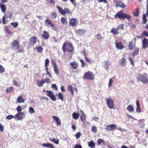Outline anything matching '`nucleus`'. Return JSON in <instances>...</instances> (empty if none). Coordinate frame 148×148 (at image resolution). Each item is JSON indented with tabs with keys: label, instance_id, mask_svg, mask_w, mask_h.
<instances>
[{
	"label": "nucleus",
	"instance_id": "nucleus-1",
	"mask_svg": "<svg viewBox=\"0 0 148 148\" xmlns=\"http://www.w3.org/2000/svg\"><path fill=\"white\" fill-rule=\"evenodd\" d=\"M117 17L121 20L126 18L128 20L131 19V16L130 15L126 13H123L122 11L118 12L114 16L115 18H116Z\"/></svg>",
	"mask_w": 148,
	"mask_h": 148
},
{
	"label": "nucleus",
	"instance_id": "nucleus-2",
	"mask_svg": "<svg viewBox=\"0 0 148 148\" xmlns=\"http://www.w3.org/2000/svg\"><path fill=\"white\" fill-rule=\"evenodd\" d=\"M62 49L64 52L69 51L72 53L73 50V48L71 44L66 41L63 45Z\"/></svg>",
	"mask_w": 148,
	"mask_h": 148
},
{
	"label": "nucleus",
	"instance_id": "nucleus-3",
	"mask_svg": "<svg viewBox=\"0 0 148 148\" xmlns=\"http://www.w3.org/2000/svg\"><path fill=\"white\" fill-rule=\"evenodd\" d=\"M137 79L140 81L144 84L148 83V78L147 75L145 73L143 74L139 73L137 75Z\"/></svg>",
	"mask_w": 148,
	"mask_h": 148
},
{
	"label": "nucleus",
	"instance_id": "nucleus-4",
	"mask_svg": "<svg viewBox=\"0 0 148 148\" xmlns=\"http://www.w3.org/2000/svg\"><path fill=\"white\" fill-rule=\"evenodd\" d=\"M56 8L58 9L59 12L62 15H64L66 13L69 14L71 13V11L68 8H65L64 10H63L61 7L58 6H57Z\"/></svg>",
	"mask_w": 148,
	"mask_h": 148
},
{
	"label": "nucleus",
	"instance_id": "nucleus-5",
	"mask_svg": "<svg viewBox=\"0 0 148 148\" xmlns=\"http://www.w3.org/2000/svg\"><path fill=\"white\" fill-rule=\"evenodd\" d=\"M106 104L109 108L110 109H113L114 108V101L112 99L110 98H108L106 100Z\"/></svg>",
	"mask_w": 148,
	"mask_h": 148
},
{
	"label": "nucleus",
	"instance_id": "nucleus-6",
	"mask_svg": "<svg viewBox=\"0 0 148 148\" xmlns=\"http://www.w3.org/2000/svg\"><path fill=\"white\" fill-rule=\"evenodd\" d=\"M25 114L23 112H18L14 116L15 119L17 120H21L25 117Z\"/></svg>",
	"mask_w": 148,
	"mask_h": 148
},
{
	"label": "nucleus",
	"instance_id": "nucleus-7",
	"mask_svg": "<svg viewBox=\"0 0 148 148\" xmlns=\"http://www.w3.org/2000/svg\"><path fill=\"white\" fill-rule=\"evenodd\" d=\"M84 77L88 79L93 80L94 79V75L92 72L88 71L84 74Z\"/></svg>",
	"mask_w": 148,
	"mask_h": 148
},
{
	"label": "nucleus",
	"instance_id": "nucleus-8",
	"mask_svg": "<svg viewBox=\"0 0 148 148\" xmlns=\"http://www.w3.org/2000/svg\"><path fill=\"white\" fill-rule=\"evenodd\" d=\"M46 92L47 93V95L49 97L50 99L53 101H55L56 98L54 95L53 93L50 90H47Z\"/></svg>",
	"mask_w": 148,
	"mask_h": 148
},
{
	"label": "nucleus",
	"instance_id": "nucleus-9",
	"mask_svg": "<svg viewBox=\"0 0 148 148\" xmlns=\"http://www.w3.org/2000/svg\"><path fill=\"white\" fill-rule=\"evenodd\" d=\"M12 46L15 49H19L20 47L19 41L16 40H14L12 43Z\"/></svg>",
	"mask_w": 148,
	"mask_h": 148
},
{
	"label": "nucleus",
	"instance_id": "nucleus-10",
	"mask_svg": "<svg viewBox=\"0 0 148 148\" xmlns=\"http://www.w3.org/2000/svg\"><path fill=\"white\" fill-rule=\"evenodd\" d=\"M117 126L114 124H112L107 125L106 126V129L107 131H111L116 129Z\"/></svg>",
	"mask_w": 148,
	"mask_h": 148
},
{
	"label": "nucleus",
	"instance_id": "nucleus-11",
	"mask_svg": "<svg viewBox=\"0 0 148 148\" xmlns=\"http://www.w3.org/2000/svg\"><path fill=\"white\" fill-rule=\"evenodd\" d=\"M142 47L144 49L148 48V39L144 38L142 41Z\"/></svg>",
	"mask_w": 148,
	"mask_h": 148
},
{
	"label": "nucleus",
	"instance_id": "nucleus-12",
	"mask_svg": "<svg viewBox=\"0 0 148 148\" xmlns=\"http://www.w3.org/2000/svg\"><path fill=\"white\" fill-rule=\"evenodd\" d=\"M45 25L49 27H52L53 29L55 27L54 25L51 23V21L49 19H47L45 21Z\"/></svg>",
	"mask_w": 148,
	"mask_h": 148
},
{
	"label": "nucleus",
	"instance_id": "nucleus-13",
	"mask_svg": "<svg viewBox=\"0 0 148 148\" xmlns=\"http://www.w3.org/2000/svg\"><path fill=\"white\" fill-rule=\"evenodd\" d=\"M78 23V20L75 18L71 19L69 22L70 25L72 26H75Z\"/></svg>",
	"mask_w": 148,
	"mask_h": 148
},
{
	"label": "nucleus",
	"instance_id": "nucleus-14",
	"mask_svg": "<svg viewBox=\"0 0 148 148\" xmlns=\"http://www.w3.org/2000/svg\"><path fill=\"white\" fill-rule=\"evenodd\" d=\"M37 42V38L36 36H33L29 40V42L32 45H34Z\"/></svg>",
	"mask_w": 148,
	"mask_h": 148
},
{
	"label": "nucleus",
	"instance_id": "nucleus-15",
	"mask_svg": "<svg viewBox=\"0 0 148 148\" xmlns=\"http://www.w3.org/2000/svg\"><path fill=\"white\" fill-rule=\"evenodd\" d=\"M41 36L44 39L47 40L49 38L50 35L48 32L44 31L43 33L41 34Z\"/></svg>",
	"mask_w": 148,
	"mask_h": 148
},
{
	"label": "nucleus",
	"instance_id": "nucleus-16",
	"mask_svg": "<svg viewBox=\"0 0 148 148\" xmlns=\"http://www.w3.org/2000/svg\"><path fill=\"white\" fill-rule=\"evenodd\" d=\"M119 64L121 66L124 67L126 64V60L125 58L120 59L119 61Z\"/></svg>",
	"mask_w": 148,
	"mask_h": 148
},
{
	"label": "nucleus",
	"instance_id": "nucleus-17",
	"mask_svg": "<svg viewBox=\"0 0 148 148\" xmlns=\"http://www.w3.org/2000/svg\"><path fill=\"white\" fill-rule=\"evenodd\" d=\"M86 32V30L84 29H79L76 31V32L77 34L80 36L84 35Z\"/></svg>",
	"mask_w": 148,
	"mask_h": 148
},
{
	"label": "nucleus",
	"instance_id": "nucleus-18",
	"mask_svg": "<svg viewBox=\"0 0 148 148\" xmlns=\"http://www.w3.org/2000/svg\"><path fill=\"white\" fill-rule=\"evenodd\" d=\"M80 111L81 112V115L80 117V119L83 122H84L86 119V117L84 113L82 110H80Z\"/></svg>",
	"mask_w": 148,
	"mask_h": 148
},
{
	"label": "nucleus",
	"instance_id": "nucleus-19",
	"mask_svg": "<svg viewBox=\"0 0 148 148\" xmlns=\"http://www.w3.org/2000/svg\"><path fill=\"white\" fill-rule=\"evenodd\" d=\"M136 103L137 106V108L136 110V112L140 113L141 112V110L140 106L139 101L138 100H136Z\"/></svg>",
	"mask_w": 148,
	"mask_h": 148
},
{
	"label": "nucleus",
	"instance_id": "nucleus-20",
	"mask_svg": "<svg viewBox=\"0 0 148 148\" xmlns=\"http://www.w3.org/2000/svg\"><path fill=\"white\" fill-rule=\"evenodd\" d=\"M42 145L44 147H46L48 148H55L53 145L49 143H43Z\"/></svg>",
	"mask_w": 148,
	"mask_h": 148
},
{
	"label": "nucleus",
	"instance_id": "nucleus-21",
	"mask_svg": "<svg viewBox=\"0 0 148 148\" xmlns=\"http://www.w3.org/2000/svg\"><path fill=\"white\" fill-rule=\"evenodd\" d=\"M52 118L55 119L56 122L58 125L59 126L61 125V122L60 119L54 116L52 117Z\"/></svg>",
	"mask_w": 148,
	"mask_h": 148
},
{
	"label": "nucleus",
	"instance_id": "nucleus-22",
	"mask_svg": "<svg viewBox=\"0 0 148 148\" xmlns=\"http://www.w3.org/2000/svg\"><path fill=\"white\" fill-rule=\"evenodd\" d=\"M7 18H11L13 17V13L9 11H7L5 16Z\"/></svg>",
	"mask_w": 148,
	"mask_h": 148
},
{
	"label": "nucleus",
	"instance_id": "nucleus-23",
	"mask_svg": "<svg viewBox=\"0 0 148 148\" xmlns=\"http://www.w3.org/2000/svg\"><path fill=\"white\" fill-rule=\"evenodd\" d=\"M119 7L124 8L125 7V5L121 1H118L116 3V7Z\"/></svg>",
	"mask_w": 148,
	"mask_h": 148
},
{
	"label": "nucleus",
	"instance_id": "nucleus-24",
	"mask_svg": "<svg viewBox=\"0 0 148 148\" xmlns=\"http://www.w3.org/2000/svg\"><path fill=\"white\" fill-rule=\"evenodd\" d=\"M116 47L119 49L121 50L124 48V46L120 42L116 43Z\"/></svg>",
	"mask_w": 148,
	"mask_h": 148
},
{
	"label": "nucleus",
	"instance_id": "nucleus-25",
	"mask_svg": "<svg viewBox=\"0 0 148 148\" xmlns=\"http://www.w3.org/2000/svg\"><path fill=\"white\" fill-rule=\"evenodd\" d=\"M110 62L108 61H105L103 62V66L106 69H108V66L110 65Z\"/></svg>",
	"mask_w": 148,
	"mask_h": 148
},
{
	"label": "nucleus",
	"instance_id": "nucleus-26",
	"mask_svg": "<svg viewBox=\"0 0 148 148\" xmlns=\"http://www.w3.org/2000/svg\"><path fill=\"white\" fill-rule=\"evenodd\" d=\"M5 91L6 93H10L14 91V88L12 86L7 87Z\"/></svg>",
	"mask_w": 148,
	"mask_h": 148
},
{
	"label": "nucleus",
	"instance_id": "nucleus-27",
	"mask_svg": "<svg viewBox=\"0 0 148 148\" xmlns=\"http://www.w3.org/2000/svg\"><path fill=\"white\" fill-rule=\"evenodd\" d=\"M25 100L23 99L21 95L18 97L17 99V102L18 103H21L24 102Z\"/></svg>",
	"mask_w": 148,
	"mask_h": 148
},
{
	"label": "nucleus",
	"instance_id": "nucleus-28",
	"mask_svg": "<svg viewBox=\"0 0 148 148\" xmlns=\"http://www.w3.org/2000/svg\"><path fill=\"white\" fill-rule=\"evenodd\" d=\"M88 146L90 147V148H95V143L93 140L91 141L90 142L88 143Z\"/></svg>",
	"mask_w": 148,
	"mask_h": 148
},
{
	"label": "nucleus",
	"instance_id": "nucleus-29",
	"mask_svg": "<svg viewBox=\"0 0 148 148\" xmlns=\"http://www.w3.org/2000/svg\"><path fill=\"white\" fill-rule=\"evenodd\" d=\"M70 65L74 69H77L78 66V64L75 61H73L71 62Z\"/></svg>",
	"mask_w": 148,
	"mask_h": 148
},
{
	"label": "nucleus",
	"instance_id": "nucleus-30",
	"mask_svg": "<svg viewBox=\"0 0 148 148\" xmlns=\"http://www.w3.org/2000/svg\"><path fill=\"white\" fill-rule=\"evenodd\" d=\"M118 29L117 28L115 29L114 28H113L111 29L110 32L114 34L115 35H117L118 34L119 32H118Z\"/></svg>",
	"mask_w": 148,
	"mask_h": 148
},
{
	"label": "nucleus",
	"instance_id": "nucleus-31",
	"mask_svg": "<svg viewBox=\"0 0 148 148\" xmlns=\"http://www.w3.org/2000/svg\"><path fill=\"white\" fill-rule=\"evenodd\" d=\"M127 109L130 112H133L134 110L133 106L131 105L128 106L127 108Z\"/></svg>",
	"mask_w": 148,
	"mask_h": 148
},
{
	"label": "nucleus",
	"instance_id": "nucleus-32",
	"mask_svg": "<svg viewBox=\"0 0 148 148\" xmlns=\"http://www.w3.org/2000/svg\"><path fill=\"white\" fill-rule=\"evenodd\" d=\"M0 8L1 9L2 12L3 13L5 12L6 11V9L5 6L4 4L0 3Z\"/></svg>",
	"mask_w": 148,
	"mask_h": 148
},
{
	"label": "nucleus",
	"instance_id": "nucleus-33",
	"mask_svg": "<svg viewBox=\"0 0 148 148\" xmlns=\"http://www.w3.org/2000/svg\"><path fill=\"white\" fill-rule=\"evenodd\" d=\"M60 21L63 25L66 24L67 23V19L64 17H62L61 18Z\"/></svg>",
	"mask_w": 148,
	"mask_h": 148
},
{
	"label": "nucleus",
	"instance_id": "nucleus-34",
	"mask_svg": "<svg viewBox=\"0 0 148 148\" xmlns=\"http://www.w3.org/2000/svg\"><path fill=\"white\" fill-rule=\"evenodd\" d=\"M144 119H141L139 120L138 122V124L141 127H144Z\"/></svg>",
	"mask_w": 148,
	"mask_h": 148
},
{
	"label": "nucleus",
	"instance_id": "nucleus-35",
	"mask_svg": "<svg viewBox=\"0 0 148 148\" xmlns=\"http://www.w3.org/2000/svg\"><path fill=\"white\" fill-rule=\"evenodd\" d=\"M139 9L138 8H137L134 11L133 13V14L135 16H138L139 15Z\"/></svg>",
	"mask_w": 148,
	"mask_h": 148
},
{
	"label": "nucleus",
	"instance_id": "nucleus-36",
	"mask_svg": "<svg viewBox=\"0 0 148 148\" xmlns=\"http://www.w3.org/2000/svg\"><path fill=\"white\" fill-rule=\"evenodd\" d=\"M68 90L71 92V94L72 96L74 95L73 93V87L71 85H69L68 88Z\"/></svg>",
	"mask_w": 148,
	"mask_h": 148
},
{
	"label": "nucleus",
	"instance_id": "nucleus-37",
	"mask_svg": "<svg viewBox=\"0 0 148 148\" xmlns=\"http://www.w3.org/2000/svg\"><path fill=\"white\" fill-rule=\"evenodd\" d=\"M97 143L98 145H100L102 143H103L104 145L105 144V142L103 139H99L97 141Z\"/></svg>",
	"mask_w": 148,
	"mask_h": 148
},
{
	"label": "nucleus",
	"instance_id": "nucleus-38",
	"mask_svg": "<svg viewBox=\"0 0 148 148\" xmlns=\"http://www.w3.org/2000/svg\"><path fill=\"white\" fill-rule=\"evenodd\" d=\"M73 118L75 119H77L79 116V114L75 112H74L72 114Z\"/></svg>",
	"mask_w": 148,
	"mask_h": 148
},
{
	"label": "nucleus",
	"instance_id": "nucleus-39",
	"mask_svg": "<svg viewBox=\"0 0 148 148\" xmlns=\"http://www.w3.org/2000/svg\"><path fill=\"white\" fill-rule=\"evenodd\" d=\"M50 140L51 141L53 142L56 144H58L59 143V140L57 138H49Z\"/></svg>",
	"mask_w": 148,
	"mask_h": 148
},
{
	"label": "nucleus",
	"instance_id": "nucleus-40",
	"mask_svg": "<svg viewBox=\"0 0 148 148\" xmlns=\"http://www.w3.org/2000/svg\"><path fill=\"white\" fill-rule=\"evenodd\" d=\"M51 17L53 19H55L57 16V14L54 12H52L51 13Z\"/></svg>",
	"mask_w": 148,
	"mask_h": 148
},
{
	"label": "nucleus",
	"instance_id": "nucleus-41",
	"mask_svg": "<svg viewBox=\"0 0 148 148\" xmlns=\"http://www.w3.org/2000/svg\"><path fill=\"white\" fill-rule=\"evenodd\" d=\"M35 49L37 50V52L41 53L43 51V48L41 47H36Z\"/></svg>",
	"mask_w": 148,
	"mask_h": 148
},
{
	"label": "nucleus",
	"instance_id": "nucleus-42",
	"mask_svg": "<svg viewBox=\"0 0 148 148\" xmlns=\"http://www.w3.org/2000/svg\"><path fill=\"white\" fill-rule=\"evenodd\" d=\"M44 83V80L42 79L41 81H38L37 83V85L39 87L42 86H43Z\"/></svg>",
	"mask_w": 148,
	"mask_h": 148
},
{
	"label": "nucleus",
	"instance_id": "nucleus-43",
	"mask_svg": "<svg viewBox=\"0 0 148 148\" xmlns=\"http://www.w3.org/2000/svg\"><path fill=\"white\" fill-rule=\"evenodd\" d=\"M139 49H134L133 51V52L132 54L133 56H134L137 55L138 53Z\"/></svg>",
	"mask_w": 148,
	"mask_h": 148
},
{
	"label": "nucleus",
	"instance_id": "nucleus-44",
	"mask_svg": "<svg viewBox=\"0 0 148 148\" xmlns=\"http://www.w3.org/2000/svg\"><path fill=\"white\" fill-rule=\"evenodd\" d=\"M128 47L129 49L131 50H132L134 49V45L132 42H130V44L129 45Z\"/></svg>",
	"mask_w": 148,
	"mask_h": 148
},
{
	"label": "nucleus",
	"instance_id": "nucleus-45",
	"mask_svg": "<svg viewBox=\"0 0 148 148\" xmlns=\"http://www.w3.org/2000/svg\"><path fill=\"white\" fill-rule=\"evenodd\" d=\"M147 20L146 19V15L145 14L143 15V23L144 24H145L146 23Z\"/></svg>",
	"mask_w": 148,
	"mask_h": 148
},
{
	"label": "nucleus",
	"instance_id": "nucleus-46",
	"mask_svg": "<svg viewBox=\"0 0 148 148\" xmlns=\"http://www.w3.org/2000/svg\"><path fill=\"white\" fill-rule=\"evenodd\" d=\"M58 97L62 101H63V94L61 93H59L58 94Z\"/></svg>",
	"mask_w": 148,
	"mask_h": 148
},
{
	"label": "nucleus",
	"instance_id": "nucleus-47",
	"mask_svg": "<svg viewBox=\"0 0 148 148\" xmlns=\"http://www.w3.org/2000/svg\"><path fill=\"white\" fill-rule=\"evenodd\" d=\"M53 69L55 73L56 74H58L59 72L57 66L53 67Z\"/></svg>",
	"mask_w": 148,
	"mask_h": 148
},
{
	"label": "nucleus",
	"instance_id": "nucleus-48",
	"mask_svg": "<svg viewBox=\"0 0 148 148\" xmlns=\"http://www.w3.org/2000/svg\"><path fill=\"white\" fill-rule=\"evenodd\" d=\"M29 112L30 113L32 114L35 112V110L32 107H30L29 109Z\"/></svg>",
	"mask_w": 148,
	"mask_h": 148
},
{
	"label": "nucleus",
	"instance_id": "nucleus-49",
	"mask_svg": "<svg viewBox=\"0 0 148 148\" xmlns=\"http://www.w3.org/2000/svg\"><path fill=\"white\" fill-rule=\"evenodd\" d=\"M13 118H14L15 119L14 116L12 115H8L6 117V119L8 120H10Z\"/></svg>",
	"mask_w": 148,
	"mask_h": 148
},
{
	"label": "nucleus",
	"instance_id": "nucleus-50",
	"mask_svg": "<svg viewBox=\"0 0 148 148\" xmlns=\"http://www.w3.org/2000/svg\"><path fill=\"white\" fill-rule=\"evenodd\" d=\"M117 28L118 30L119 29L123 30L124 29V25L121 24L119 25Z\"/></svg>",
	"mask_w": 148,
	"mask_h": 148
},
{
	"label": "nucleus",
	"instance_id": "nucleus-51",
	"mask_svg": "<svg viewBox=\"0 0 148 148\" xmlns=\"http://www.w3.org/2000/svg\"><path fill=\"white\" fill-rule=\"evenodd\" d=\"M11 25H12L14 28H16L17 27L18 25V24L16 22L12 23H11Z\"/></svg>",
	"mask_w": 148,
	"mask_h": 148
},
{
	"label": "nucleus",
	"instance_id": "nucleus-52",
	"mask_svg": "<svg viewBox=\"0 0 148 148\" xmlns=\"http://www.w3.org/2000/svg\"><path fill=\"white\" fill-rule=\"evenodd\" d=\"M91 130L93 132H96L97 131V128L95 126H92V127Z\"/></svg>",
	"mask_w": 148,
	"mask_h": 148
},
{
	"label": "nucleus",
	"instance_id": "nucleus-53",
	"mask_svg": "<svg viewBox=\"0 0 148 148\" xmlns=\"http://www.w3.org/2000/svg\"><path fill=\"white\" fill-rule=\"evenodd\" d=\"M86 62L89 63L90 64H91L92 63V60L91 59H89L86 57L85 58Z\"/></svg>",
	"mask_w": 148,
	"mask_h": 148
},
{
	"label": "nucleus",
	"instance_id": "nucleus-54",
	"mask_svg": "<svg viewBox=\"0 0 148 148\" xmlns=\"http://www.w3.org/2000/svg\"><path fill=\"white\" fill-rule=\"evenodd\" d=\"M16 109L18 112H20L22 111V108L20 106H18L17 107Z\"/></svg>",
	"mask_w": 148,
	"mask_h": 148
},
{
	"label": "nucleus",
	"instance_id": "nucleus-55",
	"mask_svg": "<svg viewBox=\"0 0 148 148\" xmlns=\"http://www.w3.org/2000/svg\"><path fill=\"white\" fill-rule=\"evenodd\" d=\"M5 31L7 32V33L9 34H12V33L10 32L8 29V26L5 27Z\"/></svg>",
	"mask_w": 148,
	"mask_h": 148
},
{
	"label": "nucleus",
	"instance_id": "nucleus-56",
	"mask_svg": "<svg viewBox=\"0 0 148 148\" xmlns=\"http://www.w3.org/2000/svg\"><path fill=\"white\" fill-rule=\"evenodd\" d=\"M49 63V60L48 59H47L45 60V66H47Z\"/></svg>",
	"mask_w": 148,
	"mask_h": 148
},
{
	"label": "nucleus",
	"instance_id": "nucleus-57",
	"mask_svg": "<svg viewBox=\"0 0 148 148\" xmlns=\"http://www.w3.org/2000/svg\"><path fill=\"white\" fill-rule=\"evenodd\" d=\"M4 69L1 65H0V73H2L4 72Z\"/></svg>",
	"mask_w": 148,
	"mask_h": 148
},
{
	"label": "nucleus",
	"instance_id": "nucleus-58",
	"mask_svg": "<svg viewBox=\"0 0 148 148\" xmlns=\"http://www.w3.org/2000/svg\"><path fill=\"white\" fill-rule=\"evenodd\" d=\"M45 80H44L45 83H46L47 84H48L49 83H50V80L47 77L45 78Z\"/></svg>",
	"mask_w": 148,
	"mask_h": 148
},
{
	"label": "nucleus",
	"instance_id": "nucleus-59",
	"mask_svg": "<svg viewBox=\"0 0 148 148\" xmlns=\"http://www.w3.org/2000/svg\"><path fill=\"white\" fill-rule=\"evenodd\" d=\"M6 18L5 16L3 17V25L7 23L5 21Z\"/></svg>",
	"mask_w": 148,
	"mask_h": 148
},
{
	"label": "nucleus",
	"instance_id": "nucleus-60",
	"mask_svg": "<svg viewBox=\"0 0 148 148\" xmlns=\"http://www.w3.org/2000/svg\"><path fill=\"white\" fill-rule=\"evenodd\" d=\"M81 134L80 132H79L78 133H77L76 134L75 136L76 137V138H77V139H78L79 138V137L80 136H81Z\"/></svg>",
	"mask_w": 148,
	"mask_h": 148
},
{
	"label": "nucleus",
	"instance_id": "nucleus-61",
	"mask_svg": "<svg viewBox=\"0 0 148 148\" xmlns=\"http://www.w3.org/2000/svg\"><path fill=\"white\" fill-rule=\"evenodd\" d=\"M12 82L13 84L14 85H16L17 86H19L18 85V84L17 83V82H16L15 80H13Z\"/></svg>",
	"mask_w": 148,
	"mask_h": 148
},
{
	"label": "nucleus",
	"instance_id": "nucleus-62",
	"mask_svg": "<svg viewBox=\"0 0 148 148\" xmlns=\"http://www.w3.org/2000/svg\"><path fill=\"white\" fill-rule=\"evenodd\" d=\"M74 148H82V147L81 145L76 144L75 145Z\"/></svg>",
	"mask_w": 148,
	"mask_h": 148
},
{
	"label": "nucleus",
	"instance_id": "nucleus-63",
	"mask_svg": "<svg viewBox=\"0 0 148 148\" xmlns=\"http://www.w3.org/2000/svg\"><path fill=\"white\" fill-rule=\"evenodd\" d=\"M97 38L98 40H100L101 39V37L100 34H97L96 35Z\"/></svg>",
	"mask_w": 148,
	"mask_h": 148
},
{
	"label": "nucleus",
	"instance_id": "nucleus-64",
	"mask_svg": "<svg viewBox=\"0 0 148 148\" xmlns=\"http://www.w3.org/2000/svg\"><path fill=\"white\" fill-rule=\"evenodd\" d=\"M143 34L145 35L146 36H148V32L146 31H144Z\"/></svg>",
	"mask_w": 148,
	"mask_h": 148
}]
</instances>
